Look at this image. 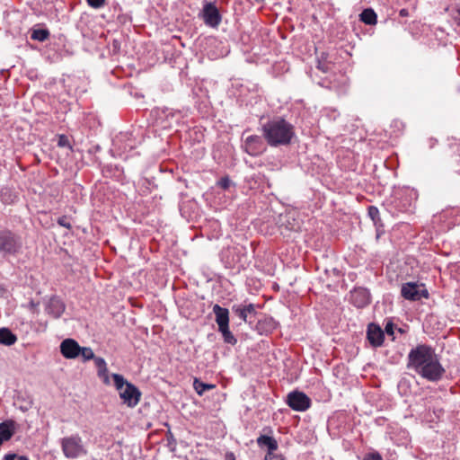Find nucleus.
<instances>
[{
  "instance_id": "8",
  "label": "nucleus",
  "mask_w": 460,
  "mask_h": 460,
  "mask_svg": "<svg viewBox=\"0 0 460 460\" xmlns=\"http://www.w3.org/2000/svg\"><path fill=\"white\" fill-rule=\"evenodd\" d=\"M401 295L406 300L419 301L422 297L428 298L429 292L426 288L415 282H407L402 286Z\"/></svg>"
},
{
  "instance_id": "13",
  "label": "nucleus",
  "mask_w": 460,
  "mask_h": 460,
  "mask_svg": "<svg viewBox=\"0 0 460 460\" xmlns=\"http://www.w3.org/2000/svg\"><path fill=\"white\" fill-rule=\"evenodd\" d=\"M80 347L74 339H66L60 344V352L66 358H75L80 355Z\"/></svg>"
},
{
  "instance_id": "21",
  "label": "nucleus",
  "mask_w": 460,
  "mask_h": 460,
  "mask_svg": "<svg viewBox=\"0 0 460 460\" xmlns=\"http://www.w3.org/2000/svg\"><path fill=\"white\" fill-rule=\"evenodd\" d=\"M193 387L199 395H202L205 391L214 389L215 385L211 384H206L198 379H195Z\"/></svg>"
},
{
  "instance_id": "3",
  "label": "nucleus",
  "mask_w": 460,
  "mask_h": 460,
  "mask_svg": "<svg viewBox=\"0 0 460 460\" xmlns=\"http://www.w3.org/2000/svg\"><path fill=\"white\" fill-rule=\"evenodd\" d=\"M111 377L123 403L129 408L137 406L141 398V392L139 389L132 383L126 381L123 376L119 374H112Z\"/></svg>"
},
{
  "instance_id": "40",
  "label": "nucleus",
  "mask_w": 460,
  "mask_h": 460,
  "mask_svg": "<svg viewBox=\"0 0 460 460\" xmlns=\"http://www.w3.org/2000/svg\"><path fill=\"white\" fill-rule=\"evenodd\" d=\"M458 14H459V24H460V7L458 8Z\"/></svg>"
},
{
  "instance_id": "39",
  "label": "nucleus",
  "mask_w": 460,
  "mask_h": 460,
  "mask_svg": "<svg viewBox=\"0 0 460 460\" xmlns=\"http://www.w3.org/2000/svg\"><path fill=\"white\" fill-rule=\"evenodd\" d=\"M5 441L1 436H0V446L2 445V443Z\"/></svg>"
},
{
  "instance_id": "25",
  "label": "nucleus",
  "mask_w": 460,
  "mask_h": 460,
  "mask_svg": "<svg viewBox=\"0 0 460 460\" xmlns=\"http://www.w3.org/2000/svg\"><path fill=\"white\" fill-rule=\"evenodd\" d=\"M368 216L374 221L375 225H376L377 222L380 220L379 210L376 207L370 206L368 208Z\"/></svg>"
},
{
  "instance_id": "32",
  "label": "nucleus",
  "mask_w": 460,
  "mask_h": 460,
  "mask_svg": "<svg viewBox=\"0 0 460 460\" xmlns=\"http://www.w3.org/2000/svg\"><path fill=\"white\" fill-rule=\"evenodd\" d=\"M364 460H382V457L379 453H370L366 455Z\"/></svg>"
},
{
  "instance_id": "2",
  "label": "nucleus",
  "mask_w": 460,
  "mask_h": 460,
  "mask_svg": "<svg viewBox=\"0 0 460 460\" xmlns=\"http://www.w3.org/2000/svg\"><path fill=\"white\" fill-rule=\"evenodd\" d=\"M262 135L270 146L288 145L295 136L294 127L283 118H275L262 126Z\"/></svg>"
},
{
  "instance_id": "34",
  "label": "nucleus",
  "mask_w": 460,
  "mask_h": 460,
  "mask_svg": "<svg viewBox=\"0 0 460 460\" xmlns=\"http://www.w3.org/2000/svg\"><path fill=\"white\" fill-rule=\"evenodd\" d=\"M394 323L389 322L385 327V331L388 335H394Z\"/></svg>"
},
{
  "instance_id": "5",
  "label": "nucleus",
  "mask_w": 460,
  "mask_h": 460,
  "mask_svg": "<svg viewBox=\"0 0 460 460\" xmlns=\"http://www.w3.org/2000/svg\"><path fill=\"white\" fill-rule=\"evenodd\" d=\"M22 247L20 236L9 230L0 232V252L14 254Z\"/></svg>"
},
{
  "instance_id": "12",
  "label": "nucleus",
  "mask_w": 460,
  "mask_h": 460,
  "mask_svg": "<svg viewBox=\"0 0 460 460\" xmlns=\"http://www.w3.org/2000/svg\"><path fill=\"white\" fill-rule=\"evenodd\" d=\"M351 303L358 308H364L370 304V292L365 288H355L350 295Z\"/></svg>"
},
{
  "instance_id": "17",
  "label": "nucleus",
  "mask_w": 460,
  "mask_h": 460,
  "mask_svg": "<svg viewBox=\"0 0 460 460\" xmlns=\"http://www.w3.org/2000/svg\"><path fill=\"white\" fill-rule=\"evenodd\" d=\"M257 444L261 447H267L268 453H272L278 449L277 440L274 438L270 437V436L261 435L257 438Z\"/></svg>"
},
{
  "instance_id": "10",
  "label": "nucleus",
  "mask_w": 460,
  "mask_h": 460,
  "mask_svg": "<svg viewBox=\"0 0 460 460\" xmlns=\"http://www.w3.org/2000/svg\"><path fill=\"white\" fill-rule=\"evenodd\" d=\"M232 313L234 316L238 317L244 323H252L257 314L255 305L250 304H235L231 308Z\"/></svg>"
},
{
  "instance_id": "28",
  "label": "nucleus",
  "mask_w": 460,
  "mask_h": 460,
  "mask_svg": "<svg viewBox=\"0 0 460 460\" xmlns=\"http://www.w3.org/2000/svg\"><path fill=\"white\" fill-rule=\"evenodd\" d=\"M39 305H40V303H36L34 302L33 300H31L29 302V304L27 305V308L33 314H39L40 312V309H39Z\"/></svg>"
},
{
  "instance_id": "30",
  "label": "nucleus",
  "mask_w": 460,
  "mask_h": 460,
  "mask_svg": "<svg viewBox=\"0 0 460 460\" xmlns=\"http://www.w3.org/2000/svg\"><path fill=\"white\" fill-rule=\"evenodd\" d=\"M218 185L219 187H221L222 189L224 190H226L230 187L231 185V181L228 177H224V178H221L218 181Z\"/></svg>"
},
{
  "instance_id": "38",
  "label": "nucleus",
  "mask_w": 460,
  "mask_h": 460,
  "mask_svg": "<svg viewBox=\"0 0 460 460\" xmlns=\"http://www.w3.org/2000/svg\"><path fill=\"white\" fill-rule=\"evenodd\" d=\"M409 195H410L411 197H412V196H413L415 199L417 198V193H416L415 191H413V190H410V191H409Z\"/></svg>"
},
{
  "instance_id": "36",
  "label": "nucleus",
  "mask_w": 460,
  "mask_h": 460,
  "mask_svg": "<svg viewBox=\"0 0 460 460\" xmlns=\"http://www.w3.org/2000/svg\"><path fill=\"white\" fill-rule=\"evenodd\" d=\"M226 460H235V457L233 453L226 455Z\"/></svg>"
},
{
  "instance_id": "18",
  "label": "nucleus",
  "mask_w": 460,
  "mask_h": 460,
  "mask_svg": "<svg viewBox=\"0 0 460 460\" xmlns=\"http://www.w3.org/2000/svg\"><path fill=\"white\" fill-rule=\"evenodd\" d=\"M15 431V423L13 420H7L0 423V436L5 440H9Z\"/></svg>"
},
{
  "instance_id": "24",
  "label": "nucleus",
  "mask_w": 460,
  "mask_h": 460,
  "mask_svg": "<svg viewBox=\"0 0 460 460\" xmlns=\"http://www.w3.org/2000/svg\"><path fill=\"white\" fill-rule=\"evenodd\" d=\"M80 355L82 356L84 361L93 359L95 358L93 349L89 347H80Z\"/></svg>"
},
{
  "instance_id": "27",
  "label": "nucleus",
  "mask_w": 460,
  "mask_h": 460,
  "mask_svg": "<svg viewBox=\"0 0 460 460\" xmlns=\"http://www.w3.org/2000/svg\"><path fill=\"white\" fill-rule=\"evenodd\" d=\"M58 224L63 227L70 229L72 227L68 218L66 216L60 217L58 219Z\"/></svg>"
},
{
  "instance_id": "4",
  "label": "nucleus",
  "mask_w": 460,
  "mask_h": 460,
  "mask_svg": "<svg viewBox=\"0 0 460 460\" xmlns=\"http://www.w3.org/2000/svg\"><path fill=\"white\" fill-rule=\"evenodd\" d=\"M59 444L64 456L67 459H78L88 455L87 447L77 433L62 438Z\"/></svg>"
},
{
  "instance_id": "1",
  "label": "nucleus",
  "mask_w": 460,
  "mask_h": 460,
  "mask_svg": "<svg viewBox=\"0 0 460 460\" xmlns=\"http://www.w3.org/2000/svg\"><path fill=\"white\" fill-rule=\"evenodd\" d=\"M407 367L413 369L421 377L437 382L445 374V368L439 361L435 349L426 344H420L411 349L408 354Z\"/></svg>"
},
{
  "instance_id": "9",
  "label": "nucleus",
  "mask_w": 460,
  "mask_h": 460,
  "mask_svg": "<svg viewBox=\"0 0 460 460\" xmlns=\"http://www.w3.org/2000/svg\"><path fill=\"white\" fill-rule=\"evenodd\" d=\"M45 312L54 319H58L66 310L64 301L58 296H51L43 299Z\"/></svg>"
},
{
  "instance_id": "29",
  "label": "nucleus",
  "mask_w": 460,
  "mask_h": 460,
  "mask_svg": "<svg viewBox=\"0 0 460 460\" xmlns=\"http://www.w3.org/2000/svg\"><path fill=\"white\" fill-rule=\"evenodd\" d=\"M4 460H29L25 456H17L16 454H7L4 456Z\"/></svg>"
},
{
  "instance_id": "15",
  "label": "nucleus",
  "mask_w": 460,
  "mask_h": 460,
  "mask_svg": "<svg viewBox=\"0 0 460 460\" xmlns=\"http://www.w3.org/2000/svg\"><path fill=\"white\" fill-rule=\"evenodd\" d=\"M213 313L216 316V323L218 330L229 326V310L216 304L213 306Z\"/></svg>"
},
{
  "instance_id": "37",
  "label": "nucleus",
  "mask_w": 460,
  "mask_h": 460,
  "mask_svg": "<svg viewBox=\"0 0 460 460\" xmlns=\"http://www.w3.org/2000/svg\"><path fill=\"white\" fill-rule=\"evenodd\" d=\"M317 68L323 72H326V68L324 67L323 65L321 64V62L318 63Z\"/></svg>"
},
{
  "instance_id": "19",
  "label": "nucleus",
  "mask_w": 460,
  "mask_h": 460,
  "mask_svg": "<svg viewBox=\"0 0 460 460\" xmlns=\"http://www.w3.org/2000/svg\"><path fill=\"white\" fill-rule=\"evenodd\" d=\"M17 341V337L8 328H0V344L11 346Z\"/></svg>"
},
{
  "instance_id": "7",
  "label": "nucleus",
  "mask_w": 460,
  "mask_h": 460,
  "mask_svg": "<svg viewBox=\"0 0 460 460\" xmlns=\"http://www.w3.org/2000/svg\"><path fill=\"white\" fill-rule=\"evenodd\" d=\"M286 402L296 411H305L311 406V399L300 391L290 392L287 396Z\"/></svg>"
},
{
  "instance_id": "33",
  "label": "nucleus",
  "mask_w": 460,
  "mask_h": 460,
  "mask_svg": "<svg viewBox=\"0 0 460 460\" xmlns=\"http://www.w3.org/2000/svg\"><path fill=\"white\" fill-rule=\"evenodd\" d=\"M58 146H70L68 138L66 136L61 135L58 138Z\"/></svg>"
},
{
  "instance_id": "22",
  "label": "nucleus",
  "mask_w": 460,
  "mask_h": 460,
  "mask_svg": "<svg viewBox=\"0 0 460 460\" xmlns=\"http://www.w3.org/2000/svg\"><path fill=\"white\" fill-rule=\"evenodd\" d=\"M49 36V31L46 29H34L31 31V38L35 40L44 41Z\"/></svg>"
},
{
  "instance_id": "31",
  "label": "nucleus",
  "mask_w": 460,
  "mask_h": 460,
  "mask_svg": "<svg viewBox=\"0 0 460 460\" xmlns=\"http://www.w3.org/2000/svg\"><path fill=\"white\" fill-rule=\"evenodd\" d=\"M265 460H284V457L281 455L272 453H267L265 456Z\"/></svg>"
},
{
  "instance_id": "16",
  "label": "nucleus",
  "mask_w": 460,
  "mask_h": 460,
  "mask_svg": "<svg viewBox=\"0 0 460 460\" xmlns=\"http://www.w3.org/2000/svg\"><path fill=\"white\" fill-rule=\"evenodd\" d=\"M95 367L97 368V374L100 378L102 379L103 383L106 385L110 384V377L108 375L107 364L104 358L100 357H95L93 358Z\"/></svg>"
},
{
  "instance_id": "11",
  "label": "nucleus",
  "mask_w": 460,
  "mask_h": 460,
  "mask_svg": "<svg viewBox=\"0 0 460 460\" xmlns=\"http://www.w3.org/2000/svg\"><path fill=\"white\" fill-rule=\"evenodd\" d=\"M243 149L252 156L259 155L265 150L264 142L260 136H248L244 140Z\"/></svg>"
},
{
  "instance_id": "20",
  "label": "nucleus",
  "mask_w": 460,
  "mask_h": 460,
  "mask_svg": "<svg viewBox=\"0 0 460 460\" xmlns=\"http://www.w3.org/2000/svg\"><path fill=\"white\" fill-rule=\"evenodd\" d=\"M359 16L360 21L367 25H374L377 22L376 13L370 8L363 10Z\"/></svg>"
},
{
  "instance_id": "14",
  "label": "nucleus",
  "mask_w": 460,
  "mask_h": 460,
  "mask_svg": "<svg viewBox=\"0 0 460 460\" xmlns=\"http://www.w3.org/2000/svg\"><path fill=\"white\" fill-rule=\"evenodd\" d=\"M367 337L373 347H379L384 342V331L376 323H369L367 326Z\"/></svg>"
},
{
  "instance_id": "6",
  "label": "nucleus",
  "mask_w": 460,
  "mask_h": 460,
  "mask_svg": "<svg viewBox=\"0 0 460 460\" xmlns=\"http://www.w3.org/2000/svg\"><path fill=\"white\" fill-rule=\"evenodd\" d=\"M199 16L204 23L211 28H217L222 20L218 8L211 2H206L204 4Z\"/></svg>"
},
{
  "instance_id": "23",
  "label": "nucleus",
  "mask_w": 460,
  "mask_h": 460,
  "mask_svg": "<svg viewBox=\"0 0 460 460\" xmlns=\"http://www.w3.org/2000/svg\"><path fill=\"white\" fill-rule=\"evenodd\" d=\"M218 331L222 333L225 342L231 344V345H234L237 342L236 338L230 332L229 326L221 328Z\"/></svg>"
},
{
  "instance_id": "26",
  "label": "nucleus",
  "mask_w": 460,
  "mask_h": 460,
  "mask_svg": "<svg viewBox=\"0 0 460 460\" xmlns=\"http://www.w3.org/2000/svg\"><path fill=\"white\" fill-rule=\"evenodd\" d=\"M87 4L95 9L102 7L105 4V0H86Z\"/></svg>"
},
{
  "instance_id": "35",
  "label": "nucleus",
  "mask_w": 460,
  "mask_h": 460,
  "mask_svg": "<svg viewBox=\"0 0 460 460\" xmlns=\"http://www.w3.org/2000/svg\"><path fill=\"white\" fill-rule=\"evenodd\" d=\"M399 15H400L401 17H407V16L409 15V12H408V10H407V9L402 8V9H401V10H400V12H399Z\"/></svg>"
}]
</instances>
